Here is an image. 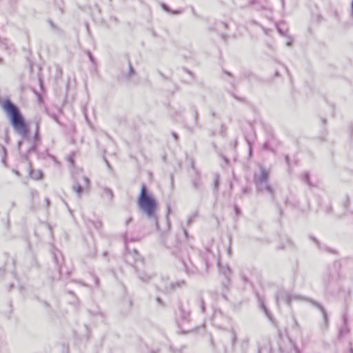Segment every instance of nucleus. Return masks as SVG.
I'll list each match as a JSON object with an SVG mask.
<instances>
[{
	"instance_id": "f257e3e1",
	"label": "nucleus",
	"mask_w": 353,
	"mask_h": 353,
	"mask_svg": "<svg viewBox=\"0 0 353 353\" xmlns=\"http://www.w3.org/2000/svg\"><path fill=\"white\" fill-rule=\"evenodd\" d=\"M3 108L9 117L10 121L15 132L19 134L24 141L31 142L28 152H35L39 145L41 137L39 134V123H36L35 132L32 138L29 136V126L23 117L19 108L9 99L5 100Z\"/></svg>"
},
{
	"instance_id": "f03ea898",
	"label": "nucleus",
	"mask_w": 353,
	"mask_h": 353,
	"mask_svg": "<svg viewBox=\"0 0 353 353\" xmlns=\"http://www.w3.org/2000/svg\"><path fill=\"white\" fill-rule=\"evenodd\" d=\"M137 203L139 209L148 219L155 221V223L157 225L158 221L156 212L158 208V203L155 198L149 192L146 185L144 183L141 185Z\"/></svg>"
},
{
	"instance_id": "7ed1b4c3",
	"label": "nucleus",
	"mask_w": 353,
	"mask_h": 353,
	"mask_svg": "<svg viewBox=\"0 0 353 353\" xmlns=\"http://www.w3.org/2000/svg\"><path fill=\"white\" fill-rule=\"evenodd\" d=\"M283 298L285 299V301L288 306H290L291 302L293 300H299V301L306 300V301L310 302L313 305L316 307L321 311L323 318L325 326V327H327V325H328L327 314L325 310L324 309V307L318 302H316L313 300L304 299L302 296H301L300 295H297V294H293V295L285 294L284 292V290L283 289H279L275 295V299H276V302L277 305H279V299H283Z\"/></svg>"
},
{
	"instance_id": "20e7f679",
	"label": "nucleus",
	"mask_w": 353,
	"mask_h": 353,
	"mask_svg": "<svg viewBox=\"0 0 353 353\" xmlns=\"http://www.w3.org/2000/svg\"><path fill=\"white\" fill-rule=\"evenodd\" d=\"M185 285V283L184 281L170 282L168 278L162 277L160 283L157 285V288L161 291L168 293Z\"/></svg>"
},
{
	"instance_id": "39448f33",
	"label": "nucleus",
	"mask_w": 353,
	"mask_h": 353,
	"mask_svg": "<svg viewBox=\"0 0 353 353\" xmlns=\"http://www.w3.org/2000/svg\"><path fill=\"white\" fill-rule=\"evenodd\" d=\"M261 175L254 176V182L257 187H261V183L268 182L269 172L263 167H261Z\"/></svg>"
},
{
	"instance_id": "423d86ee",
	"label": "nucleus",
	"mask_w": 353,
	"mask_h": 353,
	"mask_svg": "<svg viewBox=\"0 0 353 353\" xmlns=\"http://www.w3.org/2000/svg\"><path fill=\"white\" fill-rule=\"evenodd\" d=\"M192 168L194 170L196 176L192 179V185L194 190L200 191L202 188V182L200 177L199 171L194 168V162L192 163Z\"/></svg>"
},
{
	"instance_id": "0eeeda50",
	"label": "nucleus",
	"mask_w": 353,
	"mask_h": 353,
	"mask_svg": "<svg viewBox=\"0 0 353 353\" xmlns=\"http://www.w3.org/2000/svg\"><path fill=\"white\" fill-rule=\"evenodd\" d=\"M101 195L103 198V199L105 200L108 203H110L112 201L114 194L110 189L103 188L102 189Z\"/></svg>"
},
{
	"instance_id": "6e6552de",
	"label": "nucleus",
	"mask_w": 353,
	"mask_h": 353,
	"mask_svg": "<svg viewBox=\"0 0 353 353\" xmlns=\"http://www.w3.org/2000/svg\"><path fill=\"white\" fill-rule=\"evenodd\" d=\"M219 268L220 272L227 279H228L230 276V269L228 266H223L219 263Z\"/></svg>"
},
{
	"instance_id": "1a4fd4ad",
	"label": "nucleus",
	"mask_w": 353,
	"mask_h": 353,
	"mask_svg": "<svg viewBox=\"0 0 353 353\" xmlns=\"http://www.w3.org/2000/svg\"><path fill=\"white\" fill-rule=\"evenodd\" d=\"M259 191L263 192V191H267L270 194H272L273 190L270 185L268 183V182L265 183H261V187H257Z\"/></svg>"
},
{
	"instance_id": "9d476101",
	"label": "nucleus",
	"mask_w": 353,
	"mask_h": 353,
	"mask_svg": "<svg viewBox=\"0 0 353 353\" xmlns=\"http://www.w3.org/2000/svg\"><path fill=\"white\" fill-rule=\"evenodd\" d=\"M139 279L145 283L149 282L152 279V276L145 272H138Z\"/></svg>"
},
{
	"instance_id": "9b49d317",
	"label": "nucleus",
	"mask_w": 353,
	"mask_h": 353,
	"mask_svg": "<svg viewBox=\"0 0 353 353\" xmlns=\"http://www.w3.org/2000/svg\"><path fill=\"white\" fill-rule=\"evenodd\" d=\"M302 181L305 183L309 187H313V184L310 180V176L309 172H305L302 175Z\"/></svg>"
},
{
	"instance_id": "f8f14e48",
	"label": "nucleus",
	"mask_w": 353,
	"mask_h": 353,
	"mask_svg": "<svg viewBox=\"0 0 353 353\" xmlns=\"http://www.w3.org/2000/svg\"><path fill=\"white\" fill-rule=\"evenodd\" d=\"M230 332L231 335H232V336H231V345H232V347L234 349L235 347L236 340H237V334H236V331L233 328H231Z\"/></svg>"
},
{
	"instance_id": "ddd939ff",
	"label": "nucleus",
	"mask_w": 353,
	"mask_h": 353,
	"mask_svg": "<svg viewBox=\"0 0 353 353\" xmlns=\"http://www.w3.org/2000/svg\"><path fill=\"white\" fill-rule=\"evenodd\" d=\"M72 190L77 193L79 197H81V194L83 192V187L79 184H74L72 185Z\"/></svg>"
},
{
	"instance_id": "4468645a",
	"label": "nucleus",
	"mask_w": 353,
	"mask_h": 353,
	"mask_svg": "<svg viewBox=\"0 0 353 353\" xmlns=\"http://www.w3.org/2000/svg\"><path fill=\"white\" fill-rule=\"evenodd\" d=\"M349 332V328L347 324H343V326L339 329V337H343L345 334H347Z\"/></svg>"
},
{
	"instance_id": "2eb2a0df",
	"label": "nucleus",
	"mask_w": 353,
	"mask_h": 353,
	"mask_svg": "<svg viewBox=\"0 0 353 353\" xmlns=\"http://www.w3.org/2000/svg\"><path fill=\"white\" fill-rule=\"evenodd\" d=\"M180 313L181 315V318L184 321H188L190 319V314L189 312H185L182 308H180Z\"/></svg>"
},
{
	"instance_id": "dca6fc26",
	"label": "nucleus",
	"mask_w": 353,
	"mask_h": 353,
	"mask_svg": "<svg viewBox=\"0 0 353 353\" xmlns=\"http://www.w3.org/2000/svg\"><path fill=\"white\" fill-rule=\"evenodd\" d=\"M128 66H129V72H128V74H127V77L130 78L132 76H134L135 74V70L133 68L130 61L128 62Z\"/></svg>"
},
{
	"instance_id": "f3484780",
	"label": "nucleus",
	"mask_w": 353,
	"mask_h": 353,
	"mask_svg": "<svg viewBox=\"0 0 353 353\" xmlns=\"http://www.w3.org/2000/svg\"><path fill=\"white\" fill-rule=\"evenodd\" d=\"M48 23L53 30L57 31L59 32L61 31V30L58 27H57V26L53 23V21L51 19H48Z\"/></svg>"
},
{
	"instance_id": "a211bd4d",
	"label": "nucleus",
	"mask_w": 353,
	"mask_h": 353,
	"mask_svg": "<svg viewBox=\"0 0 353 353\" xmlns=\"http://www.w3.org/2000/svg\"><path fill=\"white\" fill-rule=\"evenodd\" d=\"M1 149H2L3 153V156L1 161H2L3 164L5 166H6L7 165H6V153H7L6 149L4 147H1Z\"/></svg>"
},
{
	"instance_id": "6ab92c4d",
	"label": "nucleus",
	"mask_w": 353,
	"mask_h": 353,
	"mask_svg": "<svg viewBox=\"0 0 353 353\" xmlns=\"http://www.w3.org/2000/svg\"><path fill=\"white\" fill-rule=\"evenodd\" d=\"M215 178H214V188L215 189H217L218 187H219V176L218 174H215L214 175Z\"/></svg>"
},
{
	"instance_id": "aec40b11",
	"label": "nucleus",
	"mask_w": 353,
	"mask_h": 353,
	"mask_svg": "<svg viewBox=\"0 0 353 353\" xmlns=\"http://www.w3.org/2000/svg\"><path fill=\"white\" fill-rule=\"evenodd\" d=\"M83 179L85 182V186L88 188L90 186V179L87 176H83Z\"/></svg>"
},
{
	"instance_id": "412c9836",
	"label": "nucleus",
	"mask_w": 353,
	"mask_h": 353,
	"mask_svg": "<svg viewBox=\"0 0 353 353\" xmlns=\"http://www.w3.org/2000/svg\"><path fill=\"white\" fill-rule=\"evenodd\" d=\"M310 239L312 241H313L317 245V246L319 248V242L318 241V240L316 238H314V236H310Z\"/></svg>"
},
{
	"instance_id": "4be33fe9",
	"label": "nucleus",
	"mask_w": 353,
	"mask_h": 353,
	"mask_svg": "<svg viewBox=\"0 0 353 353\" xmlns=\"http://www.w3.org/2000/svg\"><path fill=\"white\" fill-rule=\"evenodd\" d=\"M342 319H343V324H347V315H346L345 314H344L343 315Z\"/></svg>"
},
{
	"instance_id": "5701e85b",
	"label": "nucleus",
	"mask_w": 353,
	"mask_h": 353,
	"mask_svg": "<svg viewBox=\"0 0 353 353\" xmlns=\"http://www.w3.org/2000/svg\"><path fill=\"white\" fill-rule=\"evenodd\" d=\"M200 303H201V310L202 312H203L205 311V305H204V302L203 300H201L200 301Z\"/></svg>"
},
{
	"instance_id": "b1692460",
	"label": "nucleus",
	"mask_w": 353,
	"mask_h": 353,
	"mask_svg": "<svg viewBox=\"0 0 353 353\" xmlns=\"http://www.w3.org/2000/svg\"><path fill=\"white\" fill-rule=\"evenodd\" d=\"M249 192H250L249 189L247 187L243 188L242 193H243V194H248Z\"/></svg>"
},
{
	"instance_id": "393cba45",
	"label": "nucleus",
	"mask_w": 353,
	"mask_h": 353,
	"mask_svg": "<svg viewBox=\"0 0 353 353\" xmlns=\"http://www.w3.org/2000/svg\"><path fill=\"white\" fill-rule=\"evenodd\" d=\"M350 15L353 17V0H352L350 4Z\"/></svg>"
},
{
	"instance_id": "a878e982",
	"label": "nucleus",
	"mask_w": 353,
	"mask_h": 353,
	"mask_svg": "<svg viewBox=\"0 0 353 353\" xmlns=\"http://www.w3.org/2000/svg\"><path fill=\"white\" fill-rule=\"evenodd\" d=\"M234 211L237 215L240 214V209L236 205L234 206Z\"/></svg>"
},
{
	"instance_id": "bb28decb",
	"label": "nucleus",
	"mask_w": 353,
	"mask_h": 353,
	"mask_svg": "<svg viewBox=\"0 0 353 353\" xmlns=\"http://www.w3.org/2000/svg\"><path fill=\"white\" fill-rule=\"evenodd\" d=\"M263 147L265 150H269V143L268 142L264 143Z\"/></svg>"
},
{
	"instance_id": "cd10ccee",
	"label": "nucleus",
	"mask_w": 353,
	"mask_h": 353,
	"mask_svg": "<svg viewBox=\"0 0 353 353\" xmlns=\"http://www.w3.org/2000/svg\"><path fill=\"white\" fill-rule=\"evenodd\" d=\"M88 57H89V59L90 60L93 62L94 61V57H92V55L91 54V53L90 52H88Z\"/></svg>"
},
{
	"instance_id": "c85d7f7f",
	"label": "nucleus",
	"mask_w": 353,
	"mask_h": 353,
	"mask_svg": "<svg viewBox=\"0 0 353 353\" xmlns=\"http://www.w3.org/2000/svg\"><path fill=\"white\" fill-rule=\"evenodd\" d=\"M45 201H46V205L48 207L50 205V199L48 198H46Z\"/></svg>"
},
{
	"instance_id": "c756f323",
	"label": "nucleus",
	"mask_w": 353,
	"mask_h": 353,
	"mask_svg": "<svg viewBox=\"0 0 353 353\" xmlns=\"http://www.w3.org/2000/svg\"><path fill=\"white\" fill-rule=\"evenodd\" d=\"M325 250H326L327 252H328L330 253H334V254L335 253V251H334V250H331L330 248H325Z\"/></svg>"
},
{
	"instance_id": "7c9ffc66",
	"label": "nucleus",
	"mask_w": 353,
	"mask_h": 353,
	"mask_svg": "<svg viewBox=\"0 0 353 353\" xmlns=\"http://www.w3.org/2000/svg\"><path fill=\"white\" fill-rule=\"evenodd\" d=\"M194 117H195L196 121H197V119H198V112H197L196 110L194 111Z\"/></svg>"
},
{
	"instance_id": "2f4dec72",
	"label": "nucleus",
	"mask_w": 353,
	"mask_h": 353,
	"mask_svg": "<svg viewBox=\"0 0 353 353\" xmlns=\"http://www.w3.org/2000/svg\"><path fill=\"white\" fill-rule=\"evenodd\" d=\"M157 301L158 302V303L159 305H161L162 303V301H161V299L159 297L157 298Z\"/></svg>"
},
{
	"instance_id": "473e14b6",
	"label": "nucleus",
	"mask_w": 353,
	"mask_h": 353,
	"mask_svg": "<svg viewBox=\"0 0 353 353\" xmlns=\"http://www.w3.org/2000/svg\"><path fill=\"white\" fill-rule=\"evenodd\" d=\"M172 136L175 140H176L178 139V136L175 132H172Z\"/></svg>"
},
{
	"instance_id": "72a5a7b5",
	"label": "nucleus",
	"mask_w": 353,
	"mask_h": 353,
	"mask_svg": "<svg viewBox=\"0 0 353 353\" xmlns=\"http://www.w3.org/2000/svg\"><path fill=\"white\" fill-rule=\"evenodd\" d=\"M23 139H22V140L19 141V142H18V143H17V145H18V147H19V148H20V147H21V144H22V143H23Z\"/></svg>"
},
{
	"instance_id": "f704fd0d",
	"label": "nucleus",
	"mask_w": 353,
	"mask_h": 353,
	"mask_svg": "<svg viewBox=\"0 0 353 353\" xmlns=\"http://www.w3.org/2000/svg\"><path fill=\"white\" fill-rule=\"evenodd\" d=\"M292 44V40H288L287 42H286V45L288 46H290Z\"/></svg>"
},
{
	"instance_id": "c9c22d12",
	"label": "nucleus",
	"mask_w": 353,
	"mask_h": 353,
	"mask_svg": "<svg viewBox=\"0 0 353 353\" xmlns=\"http://www.w3.org/2000/svg\"><path fill=\"white\" fill-rule=\"evenodd\" d=\"M261 307L263 309L264 312L267 314V310L263 303L261 304Z\"/></svg>"
},
{
	"instance_id": "e433bc0d",
	"label": "nucleus",
	"mask_w": 353,
	"mask_h": 353,
	"mask_svg": "<svg viewBox=\"0 0 353 353\" xmlns=\"http://www.w3.org/2000/svg\"><path fill=\"white\" fill-rule=\"evenodd\" d=\"M171 185L173 187V185H174V178H173L172 175L171 176Z\"/></svg>"
},
{
	"instance_id": "4c0bfd02",
	"label": "nucleus",
	"mask_w": 353,
	"mask_h": 353,
	"mask_svg": "<svg viewBox=\"0 0 353 353\" xmlns=\"http://www.w3.org/2000/svg\"><path fill=\"white\" fill-rule=\"evenodd\" d=\"M162 7H163V10H166V11L168 10V6H167L166 5L163 4V5H162Z\"/></svg>"
},
{
	"instance_id": "58836bf2",
	"label": "nucleus",
	"mask_w": 353,
	"mask_h": 353,
	"mask_svg": "<svg viewBox=\"0 0 353 353\" xmlns=\"http://www.w3.org/2000/svg\"><path fill=\"white\" fill-rule=\"evenodd\" d=\"M132 221V218L130 217L126 220V224H128Z\"/></svg>"
},
{
	"instance_id": "ea45409f",
	"label": "nucleus",
	"mask_w": 353,
	"mask_h": 353,
	"mask_svg": "<svg viewBox=\"0 0 353 353\" xmlns=\"http://www.w3.org/2000/svg\"><path fill=\"white\" fill-rule=\"evenodd\" d=\"M192 221V216H191L188 219V223H191Z\"/></svg>"
},
{
	"instance_id": "a19ab883",
	"label": "nucleus",
	"mask_w": 353,
	"mask_h": 353,
	"mask_svg": "<svg viewBox=\"0 0 353 353\" xmlns=\"http://www.w3.org/2000/svg\"><path fill=\"white\" fill-rule=\"evenodd\" d=\"M128 306L130 307L132 306V301L130 299L128 300Z\"/></svg>"
},
{
	"instance_id": "79ce46f5",
	"label": "nucleus",
	"mask_w": 353,
	"mask_h": 353,
	"mask_svg": "<svg viewBox=\"0 0 353 353\" xmlns=\"http://www.w3.org/2000/svg\"><path fill=\"white\" fill-rule=\"evenodd\" d=\"M69 161H70L72 163H73V160H72V157H70V158H69Z\"/></svg>"
},
{
	"instance_id": "37998d69",
	"label": "nucleus",
	"mask_w": 353,
	"mask_h": 353,
	"mask_svg": "<svg viewBox=\"0 0 353 353\" xmlns=\"http://www.w3.org/2000/svg\"><path fill=\"white\" fill-rule=\"evenodd\" d=\"M258 353H261V347H259V349H258Z\"/></svg>"
},
{
	"instance_id": "c03bdc74",
	"label": "nucleus",
	"mask_w": 353,
	"mask_h": 353,
	"mask_svg": "<svg viewBox=\"0 0 353 353\" xmlns=\"http://www.w3.org/2000/svg\"><path fill=\"white\" fill-rule=\"evenodd\" d=\"M170 206H168V214L170 212Z\"/></svg>"
},
{
	"instance_id": "a18cd8bd",
	"label": "nucleus",
	"mask_w": 353,
	"mask_h": 353,
	"mask_svg": "<svg viewBox=\"0 0 353 353\" xmlns=\"http://www.w3.org/2000/svg\"><path fill=\"white\" fill-rule=\"evenodd\" d=\"M325 121H325V119H322V122H323V124H325Z\"/></svg>"
},
{
	"instance_id": "49530a36",
	"label": "nucleus",
	"mask_w": 353,
	"mask_h": 353,
	"mask_svg": "<svg viewBox=\"0 0 353 353\" xmlns=\"http://www.w3.org/2000/svg\"><path fill=\"white\" fill-rule=\"evenodd\" d=\"M223 159H224V161H225V162H228V159H227V158H225V157H223Z\"/></svg>"
},
{
	"instance_id": "de8ad7c7",
	"label": "nucleus",
	"mask_w": 353,
	"mask_h": 353,
	"mask_svg": "<svg viewBox=\"0 0 353 353\" xmlns=\"http://www.w3.org/2000/svg\"><path fill=\"white\" fill-rule=\"evenodd\" d=\"M248 341H249V340H248V339H245V340H244V341H245L246 343H248Z\"/></svg>"
},
{
	"instance_id": "09e8293b",
	"label": "nucleus",
	"mask_w": 353,
	"mask_h": 353,
	"mask_svg": "<svg viewBox=\"0 0 353 353\" xmlns=\"http://www.w3.org/2000/svg\"><path fill=\"white\" fill-rule=\"evenodd\" d=\"M350 353H353V348H350Z\"/></svg>"
},
{
	"instance_id": "8fccbe9b",
	"label": "nucleus",
	"mask_w": 353,
	"mask_h": 353,
	"mask_svg": "<svg viewBox=\"0 0 353 353\" xmlns=\"http://www.w3.org/2000/svg\"><path fill=\"white\" fill-rule=\"evenodd\" d=\"M134 254H137V255H138V252H137V250H134Z\"/></svg>"
},
{
	"instance_id": "3c124183",
	"label": "nucleus",
	"mask_w": 353,
	"mask_h": 353,
	"mask_svg": "<svg viewBox=\"0 0 353 353\" xmlns=\"http://www.w3.org/2000/svg\"><path fill=\"white\" fill-rule=\"evenodd\" d=\"M86 28H87L88 30H89V28H88V23H86Z\"/></svg>"
},
{
	"instance_id": "603ef678",
	"label": "nucleus",
	"mask_w": 353,
	"mask_h": 353,
	"mask_svg": "<svg viewBox=\"0 0 353 353\" xmlns=\"http://www.w3.org/2000/svg\"><path fill=\"white\" fill-rule=\"evenodd\" d=\"M41 175H42V173L40 172H39V176L41 177Z\"/></svg>"
},
{
	"instance_id": "864d4df0",
	"label": "nucleus",
	"mask_w": 353,
	"mask_h": 353,
	"mask_svg": "<svg viewBox=\"0 0 353 353\" xmlns=\"http://www.w3.org/2000/svg\"><path fill=\"white\" fill-rule=\"evenodd\" d=\"M296 353H298V350L295 348Z\"/></svg>"
},
{
	"instance_id": "5fc2aeb1",
	"label": "nucleus",
	"mask_w": 353,
	"mask_h": 353,
	"mask_svg": "<svg viewBox=\"0 0 353 353\" xmlns=\"http://www.w3.org/2000/svg\"><path fill=\"white\" fill-rule=\"evenodd\" d=\"M54 120H55L56 121H57V117H54Z\"/></svg>"
}]
</instances>
